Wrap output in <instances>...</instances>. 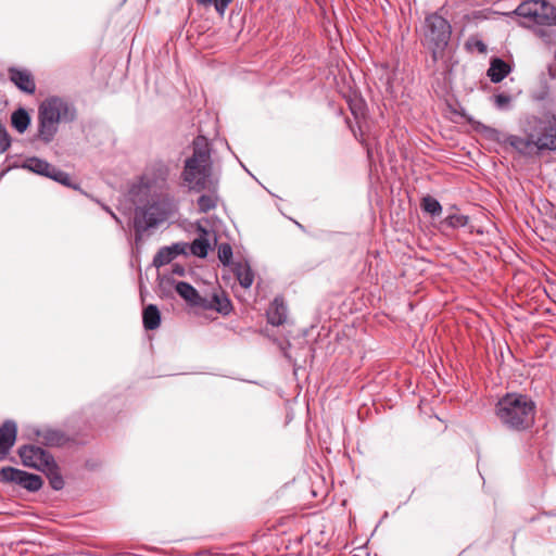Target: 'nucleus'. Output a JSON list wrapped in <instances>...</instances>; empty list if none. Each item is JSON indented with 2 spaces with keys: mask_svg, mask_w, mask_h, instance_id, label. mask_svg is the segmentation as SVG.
<instances>
[{
  "mask_svg": "<svg viewBox=\"0 0 556 556\" xmlns=\"http://www.w3.org/2000/svg\"><path fill=\"white\" fill-rule=\"evenodd\" d=\"M212 165L210 142L204 136H198L193 140L192 155L185 161L181 177L190 191L204 192L197 201L200 213L216 208L219 201L218 180L212 174Z\"/></svg>",
  "mask_w": 556,
  "mask_h": 556,
  "instance_id": "obj_1",
  "label": "nucleus"
},
{
  "mask_svg": "<svg viewBox=\"0 0 556 556\" xmlns=\"http://www.w3.org/2000/svg\"><path fill=\"white\" fill-rule=\"evenodd\" d=\"M496 416L509 429L526 430L534 422L535 404L527 395L506 394L496 404Z\"/></svg>",
  "mask_w": 556,
  "mask_h": 556,
  "instance_id": "obj_2",
  "label": "nucleus"
},
{
  "mask_svg": "<svg viewBox=\"0 0 556 556\" xmlns=\"http://www.w3.org/2000/svg\"><path fill=\"white\" fill-rule=\"evenodd\" d=\"M76 117V110L67 101L51 97L38 110V137L46 143L53 140L61 122L70 123Z\"/></svg>",
  "mask_w": 556,
  "mask_h": 556,
  "instance_id": "obj_3",
  "label": "nucleus"
},
{
  "mask_svg": "<svg viewBox=\"0 0 556 556\" xmlns=\"http://www.w3.org/2000/svg\"><path fill=\"white\" fill-rule=\"evenodd\" d=\"M421 42L430 52L433 62L444 56L452 35L450 22L440 14L430 13L425 17Z\"/></svg>",
  "mask_w": 556,
  "mask_h": 556,
  "instance_id": "obj_4",
  "label": "nucleus"
},
{
  "mask_svg": "<svg viewBox=\"0 0 556 556\" xmlns=\"http://www.w3.org/2000/svg\"><path fill=\"white\" fill-rule=\"evenodd\" d=\"M508 14L520 17L529 28L556 26V8L546 0H526Z\"/></svg>",
  "mask_w": 556,
  "mask_h": 556,
  "instance_id": "obj_5",
  "label": "nucleus"
},
{
  "mask_svg": "<svg viewBox=\"0 0 556 556\" xmlns=\"http://www.w3.org/2000/svg\"><path fill=\"white\" fill-rule=\"evenodd\" d=\"M523 131H529L534 148L539 151L556 150V116H529L526 119Z\"/></svg>",
  "mask_w": 556,
  "mask_h": 556,
  "instance_id": "obj_6",
  "label": "nucleus"
},
{
  "mask_svg": "<svg viewBox=\"0 0 556 556\" xmlns=\"http://www.w3.org/2000/svg\"><path fill=\"white\" fill-rule=\"evenodd\" d=\"M165 219L166 212L165 210H163L160 203H152L144 207L137 208L134 217L136 243H139L141 241L143 233L148 229L157 226Z\"/></svg>",
  "mask_w": 556,
  "mask_h": 556,
  "instance_id": "obj_7",
  "label": "nucleus"
},
{
  "mask_svg": "<svg viewBox=\"0 0 556 556\" xmlns=\"http://www.w3.org/2000/svg\"><path fill=\"white\" fill-rule=\"evenodd\" d=\"M0 481L20 485L29 492L39 491L43 484L40 476L14 467H3L0 469Z\"/></svg>",
  "mask_w": 556,
  "mask_h": 556,
  "instance_id": "obj_8",
  "label": "nucleus"
},
{
  "mask_svg": "<svg viewBox=\"0 0 556 556\" xmlns=\"http://www.w3.org/2000/svg\"><path fill=\"white\" fill-rule=\"evenodd\" d=\"M21 167L38 175L51 178L64 186L71 185V176L67 173L56 168L42 159L36 156L28 157L24 161Z\"/></svg>",
  "mask_w": 556,
  "mask_h": 556,
  "instance_id": "obj_9",
  "label": "nucleus"
},
{
  "mask_svg": "<svg viewBox=\"0 0 556 556\" xmlns=\"http://www.w3.org/2000/svg\"><path fill=\"white\" fill-rule=\"evenodd\" d=\"M18 455L24 466L31 467L40 471H43L54 462L51 454L35 445H24L20 447Z\"/></svg>",
  "mask_w": 556,
  "mask_h": 556,
  "instance_id": "obj_10",
  "label": "nucleus"
},
{
  "mask_svg": "<svg viewBox=\"0 0 556 556\" xmlns=\"http://www.w3.org/2000/svg\"><path fill=\"white\" fill-rule=\"evenodd\" d=\"M188 244L184 242L174 243L170 247L161 248L153 257V266L160 268L169 264L180 254L187 253Z\"/></svg>",
  "mask_w": 556,
  "mask_h": 556,
  "instance_id": "obj_11",
  "label": "nucleus"
},
{
  "mask_svg": "<svg viewBox=\"0 0 556 556\" xmlns=\"http://www.w3.org/2000/svg\"><path fill=\"white\" fill-rule=\"evenodd\" d=\"M10 80L23 92L31 94L36 90V84L33 75L27 70H20L16 67H10L9 71Z\"/></svg>",
  "mask_w": 556,
  "mask_h": 556,
  "instance_id": "obj_12",
  "label": "nucleus"
},
{
  "mask_svg": "<svg viewBox=\"0 0 556 556\" xmlns=\"http://www.w3.org/2000/svg\"><path fill=\"white\" fill-rule=\"evenodd\" d=\"M17 426L13 420L4 421L0 427V455L5 456L15 443Z\"/></svg>",
  "mask_w": 556,
  "mask_h": 556,
  "instance_id": "obj_13",
  "label": "nucleus"
},
{
  "mask_svg": "<svg viewBox=\"0 0 556 556\" xmlns=\"http://www.w3.org/2000/svg\"><path fill=\"white\" fill-rule=\"evenodd\" d=\"M288 308L282 298H275L270 303L266 316L267 321L273 326H280L287 320Z\"/></svg>",
  "mask_w": 556,
  "mask_h": 556,
  "instance_id": "obj_14",
  "label": "nucleus"
},
{
  "mask_svg": "<svg viewBox=\"0 0 556 556\" xmlns=\"http://www.w3.org/2000/svg\"><path fill=\"white\" fill-rule=\"evenodd\" d=\"M510 66L502 59L495 58L491 61L488 70V76L492 83L502 81L509 73Z\"/></svg>",
  "mask_w": 556,
  "mask_h": 556,
  "instance_id": "obj_15",
  "label": "nucleus"
},
{
  "mask_svg": "<svg viewBox=\"0 0 556 556\" xmlns=\"http://www.w3.org/2000/svg\"><path fill=\"white\" fill-rule=\"evenodd\" d=\"M176 292L188 303L192 305H201L202 298L199 292L190 283L185 281L177 282Z\"/></svg>",
  "mask_w": 556,
  "mask_h": 556,
  "instance_id": "obj_16",
  "label": "nucleus"
},
{
  "mask_svg": "<svg viewBox=\"0 0 556 556\" xmlns=\"http://www.w3.org/2000/svg\"><path fill=\"white\" fill-rule=\"evenodd\" d=\"M143 326L148 330L159 328L161 323V314L156 305L150 304L143 309L142 314Z\"/></svg>",
  "mask_w": 556,
  "mask_h": 556,
  "instance_id": "obj_17",
  "label": "nucleus"
},
{
  "mask_svg": "<svg viewBox=\"0 0 556 556\" xmlns=\"http://www.w3.org/2000/svg\"><path fill=\"white\" fill-rule=\"evenodd\" d=\"M235 274L241 287L248 289L254 281V274L248 263H237Z\"/></svg>",
  "mask_w": 556,
  "mask_h": 556,
  "instance_id": "obj_18",
  "label": "nucleus"
},
{
  "mask_svg": "<svg viewBox=\"0 0 556 556\" xmlns=\"http://www.w3.org/2000/svg\"><path fill=\"white\" fill-rule=\"evenodd\" d=\"M11 124L20 134H23L30 124L29 114L23 108L17 109L12 113Z\"/></svg>",
  "mask_w": 556,
  "mask_h": 556,
  "instance_id": "obj_19",
  "label": "nucleus"
},
{
  "mask_svg": "<svg viewBox=\"0 0 556 556\" xmlns=\"http://www.w3.org/2000/svg\"><path fill=\"white\" fill-rule=\"evenodd\" d=\"M526 137H519V136H510L508 138L509 144L515 148L520 153H527L532 148H534V143L531 140V135L529 131H525Z\"/></svg>",
  "mask_w": 556,
  "mask_h": 556,
  "instance_id": "obj_20",
  "label": "nucleus"
},
{
  "mask_svg": "<svg viewBox=\"0 0 556 556\" xmlns=\"http://www.w3.org/2000/svg\"><path fill=\"white\" fill-rule=\"evenodd\" d=\"M42 472L46 473V476L49 479L50 485L53 490H62L64 488V480L62 475L60 473L59 467L55 463V460L52 463L51 466L47 467Z\"/></svg>",
  "mask_w": 556,
  "mask_h": 556,
  "instance_id": "obj_21",
  "label": "nucleus"
},
{
  "mask_svg": "<svg viewBox=\"0 0 556 556\" xmlns=\"http://www.w3.org/2000/svg\"><path fill=\"white\" fill-rule=\"evenodd\" d=\"M189 249L194 256L203 258L208 253L210 243L205 237H200L192 241Z\"/></svg>",
  "mask_w": 556,
  "mask_h": 556,
  "instance_id": "obj_22",
  "label": "nucleus"
},
{
  "mask_svg": "<svg viewBox=\"0 0 556 556\" xmlns=\"http://www.w3.org/2000/svg\"><path fill=\"white\" fill-rule=\"evenodd\" d=\"M421 207L425 212L429 213L432 216L440 215L442 212V206L440 202L431 195L422 198Z\"/></svg>",
  "mask_w": 556,
  "mask_h": 556,
  "instance_id": "obj_23",
  "label": "nucleus"
},
{
  "mask_svg": "<svg viewBox=\"0 0 556 556\" xmlns=\"http://www.w3.org/2000/svg\"><path fill=\"white\" fill-rule=\"evenodd\" d=\"M468 222L469 217L467 215L451 214L443 220V224L452 229H457L465 227Z\"/></svg>",
  "mask_w": 556,
  "mask_h": 556,
  "instance_id": "obj_24",
  "label": "nucleus"
},
{
  "mask_svg": "<svg viewBox=\"0 0 556 556\" xmlns=\"http://www.w3.org/2000/svg\"><path fill=\"white\" fill-rule=\"evenodd\" d=\"M39 435H42V440L48 445H59L62 442L63 435L55 430H46L42 433L38 432Z\"/></svg>",
  "mask_w": 556,
  "mask_h": 556,
  "instance_id": "obj_25",
  "label": "nucleus"
},
{
  "mask_svg": "<svg viewBox=\"0 0 556 556\" xmlns=\"http://www.w3.org/2000/svg\"><path fill=\"white\" fill-rule=\"evenodd\" d=\"M349 106L353 116L358 121L365 116V103L362 99H353L349 101Z\"/></svg>",
  "mask_w": 556,
  "mask_h": 556,
  "instance_id": "obj_26",
  "label": "nucleus"
},
{
  "mask_svg": "<svg viewBox=\"0 0 556 556\" xmlns=\"http://www.w3.org/2000/svg\"><path fill=\"white\" fill-rule=\"evenodd\" d=\"M232 0H197L200 5L213 4L215 10L223 15Z\"/></svg>",
  "mask_w": 556,
  "mask_h": 556,
  "instance_id": "obj_27",
  "label": "nucleus"
},
{
  "mask_svg": "<svg viewBox=\"0 0 556 556\" xmlns=\"http://www.w3.org/2000/svg\"><path fill=\"white\" fill-rule=\"evenodd\" d=\"M218 258L224 264L227 265L230 263L232 257V249L228 243H222L218 245Z\"/></svg>",
  "mask_w": 556,
  "mask_h": 556,
  "instance_id": "obj_28",
  "label": "nucleus"
},
{
  "mask_svg": "<svg viewBox=\"0 0 556 556\" xmlns=\"http://www.w3.org/2000/svg\"><path fill=\"white\" fill-rule=\"evenodd\" d=\"M213 300L216 304L215 308L217 312L222 314H228L231 309V303L227 298H219L218 295H214Z\"/></svg>",
  "mask_w": 556,
  "mask_h": 556,
  "instance_id": "obj_29",
  "label": "nucleus"
},
{
  "mask_svg": "<svg viewBox=\"0 0 556 556\" xmlns=\"http://www.w3.org/2000/svg\"><path fill=\"white\" fill-rule=\"evenodd\" d=\"M11 146V138L4 126L0 124V154L4 153Z\"/></svg>",
  "mask_w": 556,
  "mask_h": 556,
  "instance_id": "obj_30",
  "label": "nucleus"
},
{
  "mask_svg": "<svg viewBox=\"0 0 556 556\" xmlns=\"http://www.w3.org/2000/svg\"><path fill=\"white\" fill-rule=\"evenodd\" d=\"M511 98L505 93H498L494 96V104L497 109L503 110L510 103Z\"/></svg>",
  "mask_w": 556,
  "mask_h": 556,
  "instance_id": "obj_31",
  "label": "nucleus"
},
{
  "mask_svg": "<svg viewBox=\"0 0 556 556\" xmlns=\"http://www.w3.org/2000/svg\"><path fill=\"white\" fill-rule=\"evenodd\" d=\"M185 271H186V270H185V267H184V266H181V265H177V264H176V265H174V267H173V273H174V274H176V275H178V276H184V275H185Z\"/></svg>",
  "mask_w": 556,
  "mask_h": 556,
  "instance_id": "obj_32",
  "label": "nucleus"
},
{
  "mask_svg": "<svg viewBox=\"0 0 556 556\" xmlns=\"http://www.w3.org/2000/svg\"><path fill=\"white\" fill-rule=\"evenodd\" d=\"M476 46H477V48H478V50H479L480 52H482V53H483V52H485L486 47H485V45H484L482 41H477V45H476Z\"/></svg>",
  "mask_w": 556,
  "mask_h": 556,
  "instance_id": "obj_33",
  "label": "nucleus"
},
{
  "mask_svg": "<svg viewBox=\"0 0 556 556\" xmlns=\"http://www.w3.org/2000/svg\"><path fill=\"white\" fill-rule=\"evenodd\" d=\"M111 216L114 218V220L122 226V220L113 213L111 212Z\"/></svg>",
  "mask_w": 556,
  "mask_h": 556,
  "instance_id": "obj_34",
  "label": "nucleus"
},
{
  "mask_svg": "<svg viewBox=\"0 0 556 556\" xmlns=\"http://www.w3.org/2000/svg\"><path fill=\"white\" fill-rule=\"evenodd\" d=\"M538 34H539V36H541V37L546 36L545 30H543V29H541V28H539V29H538Z\"/></svg>",
  "mask_w": 556,
  "mask_h": 556,
  "instance_id": "obj_35",
  "label": "nucleus"
},
{
  "mask_svg": "<svg viewBox=\"0 0 556 556\" xmlns=\"http://www.w3.org/2000/svg\"><path fill=\"white\" fill-rule=\"evenodd\" d=\"M367 155L369 159H371V150L369 148H367Z\"/></svg>",
  "mask_w": 556,
  "mask_h": 556,
  "instance_id": "obj_36",
  "label": "nucleus"
},
{
  "mask_svg": "<svg viewBox=\"0 0 556 556\" xmlns=\"http://www.w3.org/2000/svg\"><path fill=\"white\" fill-rule=\"evenodd\" d=\"M104 210L111 215V210L108 206H104Z\"/></svg>",
  "mask_w": 556,
  "mask_h": 556,
  "instance_id": "obj_37",
  "label": "nucleus"
},
{
  "mask_svg": "<svg viewBox=\"0 0 556 556\" xmlns=\"http://www.w3.org/2000/svg\"><path fill=\"white\" fill-rule=\"evenodd\" d=\"M555 218H556V214H555Z\"/></svg>",
  "mask_w": 556,
  "mask_h": 556,
  "instance_id": "obj_38",
  "label": "nucleus"
}]
</instances>
